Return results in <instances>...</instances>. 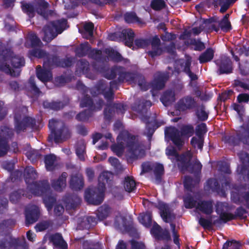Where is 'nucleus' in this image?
I'll return each instance as SVG.
<instances>
[{"label": "nucleus", "mask_w": 249, "mask_h": 249, "mask_svg": "<svg viewBox=\"0 0 249 249\" xmlns=\"http://www.w3.org/2000/svg\"><path fill=\"white\" fill-rule=\"evenodd\" d=\"M50 240L56 248L59 249H68L67 243L63 239L61 234L59 233H56L51 235Z\"/></svg>", "instance_id": "31"}, {"label": "nucleus", "mask_w": 249, "mask_h": 249, "mask_svg": "<svg viewBox=\"0 0 249 249\" xmlns=\"http://www.w3.org/2000/svg\"><path fill=\"white\" fill-rule=\"evenodd\" d=\"M111 177H112V174L110 172H102L98 177V186H100L102 184H103L105 186V190H106V184L108 183L111 180L110 179Z\"/></svg>", "instance_id": "56"}, {"label": "nucleus", "mask_w": 249, "mask_h": 249, "mask_svg": "<svg viewBox=\"0 0 249 249\" xmlns=\"http://www.w3.org/2000/svg\"><path fill=\"white\" fill-rule=\"evenodd\" d=\"M134 84H137L143 91H146L150 89V84L146 82L144 77L141 74L136 73Z\"/></svg>", "instance_id": "46"}, {"label": "nucleus", "mask_w": 249, "mask_h": 249, "mask_svg": "<svg viewBox=\"0 0 249 249\" xmlns=\"http://www.w3.org/2000/svg\"><path fill=\"white\" fill-rule=\"evenodd\" d=\"M93 112L94 111L91 109H86L78 113L75 116V119L79 122H87L92 116Z\"/></svg>", "instance_id": "54"}, {"label": "nucleus", "mask_w": 249, "mask_h": 249, "mask_svg": "<svg viewBox=\"0 0 249 249\" xmlns=\"http://www.w3.org/2000/svg\"><path fill=\"white\" fill-rule=\"evenodd\" d=\"M71 76L70 74H67L64 73L60 76H57L55 78L54 81L55 83L58 85H62L71 81Z\"/></svg>", "instance_id": "61"}, {"label": "nucleus", "mask_w": 249, "mask_h": 249, "mask_svg": "<svg viewBox=\"0 0 249 249\" xmlns=\"http://www.w3.org/2000/svg\"><path fill=\"white\" fill-rule=\"evenodd\" d=\"M104 52L110 59L114 62L118 63L123 60V57L122 55L112 48H106Z\"/></svg>", "instance_id": "41"}, {"label": "nucleus", "mask_w": 249, "mask_h": 249, "mask_svg": "<svg viewBox=\"0 0 249 249\" xmlns=\"http://www.w3.org/2000/svg\"><path fill=\"white\" fill-rule=\"evenodd\" d=\"M25 89L36 96H39L41 91L40 89L37 87L35 82V77L31 76L28 82L25 85Z\"/></svg>", "instance_id": "33"}, {"label": "nucleus", "mask_w": 249, "mask_h": 249, "mask_svg": "<svg viewBox=\"0 0 249 249\" xmlns=\"http://www.w3.org/2000/svg\"><path fill=\"white\" fill-rule=\"evenodd\" d=\"M44 160L47 171H53L55 170L56 161V157L55 155L53 154L46 155L44 156Z\"/></svg>", "instance_id": "39"}, {"label": "nucleus", "mask_w": 249, "mask_h": 249, "mask_svg": "<svg viewBox=\"0 0 249 249\" xmlns=\"http://www.w3.org/2000/svg\"><path fill=\"white\" fill-rule=\"evenodd\" d=\"M14 135L13 130L7 126L0 128V157L6 155L9 149L8 140Z\"/></svg>", "instance_id": "8"}, {"label": "nucleus", "mask_w": 249, "mask_h": 249, "mask_svg": "<svg viewBox=\"0 0 249 249\" xmlns=\"http://www.w3.org/2000/svg\"><path fill=\"white\" fill-rule=\"evenodd\" d=\"M75 153L81 161H84L85 156L84 154L86 153V144L83 140H80L77 141L75 146Z\"/></svg>", "instance_id": "43"}, {"label": "nucleus", "mask_w": 249, "mask_h": 249, "mask_svg": "<svg viewBox=\"0 0 249 249\" xmlns=\"http://www.w3.org/2000/svg\"><path fill=\"white\" fill-rule=\"evenodd\" d=\"M152 103L150 101L139 100L136 102L133 107V109L139 113H144L152 106Z\"/></svg>", "instance_id": "30"}, {"label": "nucleus", "mask_w": 249, "mask_h": 249, "mask_svg": "<svg viewBox=\"0 0 249 249\" xmlns=\"http://www.w3.org/2000/svg\"><path fill=\"white\" fill-rule=\"evenodd\" d=\"M84 185L83 176L80 174H76L71 176L70 181V187L74 191L81 190Z\"/></svg>", "instance_id": "26"}, {"label": "nucleus", "mask_w": 249, "mask_h": 249, "mask_svg": "<svg viewBox=\"0 0 249 249\" xmlns=\"http://www.w3.org/2000/svg\"><path fill=\"white\" fill-rule=\"evenodd\" d=\"M242 244L235 240H227L223 245L222 249H240Z\"/></svg>", "instance_id": "60"}, {"label": "nucleus", "mask_w": 249, "mask_h": 249, "mask_svg": "<svg viewBox=\"0 0 249 249\" xmlns=\"http://www.w3.org/2000/svg\"><path fill=\"white\" fill-rule=\"evenodd\" d=\"M32 193L36 196H43L50 192V186L47 180L35 181L30 187Z\"/></svg>", "instance_id": "11"}, {"label": "nucleus", "mask_w": 249, "mask_h": 249, "mask_svg": "<svg viewBox=\"0 0 249 249\" xmlns=\"http://www.w3.org/2000/svg\"><path fill=\"white\" fill-rule=\"evenodd\" d=\"M196 99L188 95L180 98L177 103V108L181 111H186L188 110H192L197 107Z\"/></svg>", "instance_id": "12"}, {"label": "nucleus", "mask_w": 249, "mask_h": 249, "mask_svg": "<svg viewBox=\"0 0 249 249\" xmlns=\"http://www.w3.org/2000/svg\"><path fill=\"white\" fill-rule=\"evenodd\" d=\"M68 175L66 172H63L57 179L52 181V186L56 191L61 192L66 186V179Z\"/></svg>", "instance_id": "28"}, {"label": "nucleus", "mask_w": 249, "mask_h": 249, "mask_svg": "<svg viewBox=\"0 0 249 249\" xmlns=\"http://www.w3.org/2000/svg\"><path fill=\"white\" fill-rule=\"evenodd\" d=\"M20 3L22 11L30 18H33L35 16L36 13L40 15H43L46 10L49 7V3L45 0H40L37 3L27 2L25 1H22Z\"/></svg>", "instance_id": "5"}, {"label": "nucleus", "mask_w": 249, "mask_h": 249, "mask_svg": "<svg viewBox=\"0 0 249 249\" xmlns=\"http://www.w3.org/2000/svg\"><path fill=\"white\" fill-rule=\"evenodd\" d=\"M2 60V61H0V71L10 74L13 77H18L20 75V71H15L7 64V62L9 61V59L6 54L3 55Z\"/></svg>", "instance_id": "23"}, {"label": "nucleus", "mask_w": 249, "mask_h": 249, "mask_svg": "<svg viewBox=\"0 0 249 249\" xmlns=\"http://www.w3.org/2000/svg\"><path fill=\"white\" fill-rule=\"evenodd\" d=\"M243 165L238 167L239 174L243 176V178L247 179L249 181V165L245 163H249V154L247 152H241L238 154Z\"/></svg>", "instance_id": "18"}, {"label": "nucleus", "mask_w": 249, "mask_h": 249, "mask_svg": "<svg viewBox=\"0 0 249 249\" xmlns=\"http://www.w3.org/2000/svg\"><path fill=\"white\" fill-rule=\"evenodd\" d=\"M153 172L157 181L160 182L162 176L164 173V168L163 164L160 163H155L153 166Z\"/></svg>", "instance_id": "53"}, {"label": "nucleus", "mask_w": 249, "mask_h": 249, "mask_svg": "<svg viewBox=\"0 0 249 249\" xmlns=\"http://www.w3.org/2000/svg\"><path fill=\"white\" fill-rule=\"evenodd\" d=\"M104 105V101L102 99H99L96 104H94L92 99L86 93L81 99L80 106L81 107H89L87 109L98 111L102 109Z\"/></svg>", "instance_id": "13"}, {"label": "nucleus", "mask_w": 249, "mask_h": 249, "mask_svg": "<svg viewBox=\"0 0 249 249\" xmlns=\"http://www.w3.org/2000/svg\"><path fill=\"white\" fill-rule=\"evenodd\" d=\"M31 55L38 58H45L43 66L48 68L61 67L66 68L70 67L72 64L71 57L61 58L56 55H50L45 51L39 49H34L30 51Z\"/></svg>", "instance_id": "1"}, {"label": "nucleus", "mask_w": 249, "mask_h": 249, "mask_svg": "<svg viewBox=\"0 0 249 249\" xmlns=\"http://www.w3.org/2000/svg\"><path fill=\"white\" fill-rule=\"evenodd\" d=\"M247 213L248 212L247 210L243 207L240 206L238 207L236 209L234 214H233L234 220L238 218L240 219H244L246 218L247 217Z\"/></svg>", "instance_id": "64"}, {"label": "nucleus", "mask_w": 249, "mask_h": 249, "mask_svg": "<svg viewBox=\"0 0 249 249\" xmlns=\"http://www.w3.org/2000/svg\"><path fill=\"white\" fill-rule=\"evenodd\" d=\"M119 137L126 142L128 155L130 159L136 160L145 156V151L142 144L136 140L135 136L126 132L122 134Z\"/></svg>", "instance_id": "3"}, {"label": "nucleus", "mask_w": 249, "mask_h": 249, "mask_svg": "<svg viewBox=\"0 0 249 249\" xmlns=\"http://www.w3.org/2000/svg\"><path fill=\"white\" fill-rule=\"evenodd\" d=\"M22 247V243L18 238H11L9 240L4 238L0 240V249H18Z\"/></svg>", "instance_id": "25"}, {"label": "nucleus", "mask_w": 249, "mask_h": 249, "mask_svg": "<svg viewBox=\"0 0 249 249\" xmlns=\"http://www.w3.org/2000/svg\"><path fill=\"white\" fill-rule=\"evenodd\" d=\"M48 126L51 130L48 138L49 142L53 141L55 143H61L71 137L68 127L63 122L52 119L49 122Z\"/></svg>", "instance_id": "2"}, {"label": "nucleus", "mask_w": 249, "mask_h": 249, "mask_svg": "<svg viewBox=\"0 0 249 249\" xmlns=\"http://www.w3.org/2000/svg\"><path fill=\"white\" fill-rule=\"evenodd\" d=\"M195 109L196 115L198 120L204 122L206 121L209 116V112L206 111L205 106L203 104L198 105Z\"/></svg>", "instance_id": "40"}, {"label": "nucleus", "mask_w": 249, "mask_h": 249, "mask_svg": "<svg viewBox=\"0 0 249 249\" xmlns=\"http://www.w3.org/2000/svg\"><path fill=\"white\" fill-rule=\"evenodd\" d=\"M79 68L83 74L86 75L87 77H90L89 64L87 60L85 59L80 60L79 62Z\"/></svg>", "instance_id": "62"}, {"label": "nucleus", "mask_w": 249, "mask_h": 249, "mask_svg": "<svg viewBox=\"0 0 249 249\" xmlns=\"http://www.w3.org/2000/svg\"><path fill=\"white\" fill-rule=\"evenodd\" d=\"M123 185L125 191L128 193L135 192L136 190V182L132 177H125Z\"/></svg>", "instance_id": "44"}, {"label": "nucleus", "mask_w": 249, "mask_h": 249, "mask_svg": "<svg viewBox=\"0 0 249 249\" xmlns=\"http://www.w3.org/2000/svg\"><path fill=\"white\" fill-rule=\"evenodd\" d=\"M25 225L29 226L36 222L40 216V210L36 205H32L26 208L25 210Z\"/></svg>", "instance_id": "15"}, {"label": "nucleus", "mask_w": 249, "mask_h": 249, "mask_svg": "<svg viewBox=\"0 0 249 249\" xmlns=\"http://www.w3.org/2000/svg\"><path fill=\"white\" fill-rule=\"evenodd\" d=\"M183 202L186 209L196 208L197 203V201L190 194H187L183 197Z\"/></svg>", "instance_id": "51"}, {"label": "nucleus", "mask_w": 249, "mask_h": 249, "mask_svg": "<svg viewBox=\"0 0 249 249\" xmlns=\"http://www.w3.org/2000/svg\"><path fill=\"white\" fill-rule=\"evenodd\" d=\"M152 50L147 53L148 55L152 57H155L161 54L162 50L160 47V40L157 36H154L152 40H150Z\"/></svg>", "instance_id": "27"}, {"label": "nucleus", "mask_w": 249, "mask_h": 249, "mask_svg": "<svg viewBox=\"0 0 249 249\" xmlns=\"http://www.w3.org/2000/svg\"><path fill=\"white\" fill-rule=\"evenodd\" d=\"M110 208L107 205H103L98 208L96 212V215L100 220L106 219L110 213Z\"/></svg>", "instance_id": "50"}, {"label": "nucleus", "mask_w": 249, "mask_h": 249, "mask_svg": "<svg viewBox=\"0 0 249 249\" xmlns=\"http://www.w3.org/2000/svg\"><path fill=\"white\" fill-rule=\"evenodd\" d=\"M36 76L43 82H48L52 78V74L50 70L40 69L37 70Z\"/></svg>", "instance_id": "49"}, {"label": "nucleus", "mask_w": 249, "mask_h": 249, "mask_svg": "<svg viewBox=\"0 0 249 249\" xmlns=\"http://www.w3.org/2000/svg\"><path fill=\"white\" fill-rule=\"evenodd\" d=\"M192 158L193 156L190 153H186L179 155L176 160L179 162L178 166L181 171H187L188 167L190 166Z\"/></svg>", "instance_id": "22"}, {"label": "nucleus", "mask_w": 249, "mask_h": 249, "mask_svg": "<svg viewBox=\"0 0 249 249\" xmlns=\"http://www.w3.org/2000/svg\"><path fill=\"white\" fill-rule=\"evenodd\" d=\"M37 178V174L35 168L31 166L27 167L24 171V179L26 184H33Z\"/></svg>", "instance_id": "32"}, {"label": "nucleus", "mask_w": 249, "mask_h": 249, "mask_svg": "<svg viewBox=\"0 0 249 249\" xmlns=\"http://www.w3.org/2000/svg\"><path fill=\"white\" fill-rule=\"evenodd\" d=\"M42 105L44 108L54 111L62 109L66 105L64 102L61 101H52L49 102L47 100L43 101Z\"/></svg>", "instance_id": "34"}, {"label": "nucleus", "mask_w": 249, "mask_h": 249, "mask_svg": "<svg viewBox=\"0 0 249 249\" xmlns=\"http://www.w3.org/2000/svg\"><path fill=\"white\" fill-rule=\"evenodd\" d=\"M180 131L181 136L189 138L194 135L195 130L192 124H185L181 126Z\"/></svg>", "instance_id": "58"}, {"label": "nucleus", "mask_w": 249, "mask_h": 249, "mask_svg": "<svg viewBox=\"0 0 249 249\" xmlns=\"http://www.w3.org/2000/svg\"><path fill=\"white\" fill-rule=\"evenodd\" d=\"M151 234L158 240H165L169 241L171 239L170 234L167 230H163L158 223L154 221L152 227L150 230Z\"/></svg>", "instance_id": "17"}, {"label": "nucleus", "mask_w": 249, "mask_h": 249, "mask_svg": "<svg viewBox=\"0 0 249 249\" xmlns=\"http://www.w3.org/2000/svg\"><path fill=\"white\" fill-rule=\"evenodd\" d=\"M43 201L44 203L47 210L51 211L53 208L54 203L56 202V199L55 197L52 196L51 194V191L42 196Z\"/></svg>", "instance_id": "52"}, {"label": "nucleus", "mask_w": 249, "mask_h": 249, "mask_svg": "<svg viewBox=\"0 0 249 249\" xmlns=\"http://www.w3.org/2000/svg\"><path fill=\"white\" fill-rule=\"evenodd\" d=\"M91 46L88 42L81 43L75 49L74 52L78 57H83L89 55Z\"/></svg>", "instance_id": "38"}, {"label": "nucleus", "mask_w": 249, "mask_h": 249, "mask_svg": "<svg viewBox=\"0 0 249 249\" xmlns=\"http://www.w3.org/2000/svg\"><path fill=\"white\" fill-rule=\"evenodd\" d=\"M229 14H226L220 21H218L219 26L223 32H227L231 29V25L229 19Z\"/></svg>", "instance_id": "55"}, {"label": "nucleus", "mask_w": 249, "mask_h": 249, "mask_svg": "<svg viewBox=\"0 0 249 249\" xmlns=\"http://www.w3.org/2000/svg\"><path fill=\"white\" fill-rule=\"evenodd\" d=\"M202 165L199 161L196 160L195 162L191 161L190 166L187 171L191 174H198L200 173Z\"/></svg>", "instance_id": "59"}, {"label": "nucleus", "mask_w": 249, "mask_h": 249, "mask_svg": "<svg viewBox=\"0 0 249 249\" xmlns=\"http://www.w3.org/2000/svg\"><path fill=\"white\" fill-rule=\"evenodd\" d=\"M157 208L160 210V216L165 222L169 223L175 218V215L171 213L168 204L159 202Z\"/></svg>", "instance_id": "20"}, {"label": "nucleus", "mask_w": 249, "mask_h": 249, "mask_svg": "<svg viewBox=\"0 0 249 249\" xmlns=\"http://www.w3.org/2000/svg\"><path fill=\"white\" fill-rule=\"evenodd\" d=\"M232 220H234L233 214L230 213L221 212L219 213V218L214 220L213 221V224L214 225H220L222 223H225L228 221H230Z\"/></svg>", "instance_id": "47"}, {"label": "nucleus", "mask_w": 249, "mask_h": 249, "mask_svg": "<svg viewBox=\"0 0 249 249\" xmlns=\"http://www.w3.org/2000/svg\"><path fill=\"white\" fill-rule=\"evenodd\" d=\"M136 74V72L126 71L125 69L122 67V70L121 71L119 76L118 77V81L120 83L126 81L134 83Z\"/></svg>", "instance_id": "37"}, {"label": "nucleus", "mask_w": 249, "mask_h": 249, "mask_svg": "<svg viewBox=\"0 0 249 249\" xmlns=\"http://www.w3.org/2000/svg\"><path fill=\"white\" fill-rule=\"evenodd\" d=\"M160 101L164 106H167L175 101V95L171 90L165 91L160 97Z\"/></svg>", "instance_id": "48"}, {"label": "nucleus", "mask_w": 249, "mask_h": 249, "mask_svg": "<svg viewBox=\"0 0 249 249\" xmlns=\"http://www.w3.org/2000/svg\"><path fill=\"white\" fill-rule=\"evenodd\" d=\"M217 67L216 73L218 75L229 74L233 72V63L227 56H222L215 61Z\"/></svg>", "instance_id": "10"}, {"label": "nucleus", "mask_w": 249, "mask_h": 249, "mask_svg": "<svg viewBox=\"0 0 249 249\" xmlns=\"http://www.w3.org/2000/svg\"><path fill=\"white\" fill-rule=\"evenodd\" d=\"M97 70L107 79L113 80L117 75L119 76L122 67L114 66L109 68L108 66L102 65L99 66Z\"/></svg>", "instance_id": "14"}, {"label": "nucleus", "mask_w": 249, "mask_h": 249, "mask_svg": "<svg viewBox=\"0 0 249 249\" xmlns=\"http://www.w3.org/2000/svg\"><path fill=\"white\" fill-rule=\"evenodd\" d=\"M222 141L224 143L233 146L239 145L241 142L249 145V125L244 133H237L236 135H226L222 137Z\"/></svg>", "instance_id": "7"}, {"label": "nucleus", "mask_w": 249, "mask_h": 249, "mask_svg": "<svg viewBox=\"0 0 249 249\" xmlns=\"http://www.w3.org/2000/svg\"><path fill=\"white\" fill-rule=\"evenodd\" d=\"M105 186L103 184L98 187H90L85 192V198L90 204L99 205L101 204L104 198Z\"/></svg>", "instance_id": "6"}, {"label": "nucleus", "mask_w": 249, "mask_h": 249, "mask_svg": "<svg viewBox=\"0 0 249 249\" xmlns=\"http://www.w3.org/2000/svg\"><path fill=\"white\" fill-rule=\"evenodd\" d=\"M196 209L206 215L211 214L213 212V202L212 200H199L197 202Z\"/></svg>", "instance_id": "24"}, {"label": "nucleus", "mask_w": 249, "mask_h": 249, "mask_svg": "<svg viewBox=\"0 0 249 249\" xmlns=\"http://www.w3.org/2000/svg\"><path fill=\"white\" fill-rule=\"evenodd\" d=\"M140 222L146 228H150L152 224V213L151 212H146L139 216Z\"/></svg>", "instance_id": "45"}, {"label": "nucleus", "mask_w": 249, "mask_h": 249, "mask_svg": "<svg viewBox=\"0 0 249 249\" xmlns=\"http://www.w3.org/2000/svg\"><path fill=\"white\" fill-rule=\"evenodd\" d=\"M165 135L168 137L172 142L178 147H181L183 142L181 139L180 131L175 126L166 127L165 130Z\"/></svg>", "instance_id": "16"}, {"label": "nucleus", "mask_w": 249, "mask_h": 249, "mask_svg": "<svg viewBox=\"0 0 249 249\" xmlns=\"http://www.w3.org/2000/svg\"><path fill=\"white\" fill-rule=\"evenodd\" d=\"M191 61L189 59L186 60L183 69L184 72L190 78L191 81L196 80L198 79L197 76L192 72L191 70Z\"/></svg>", "instance_id": "57"}, {"label": "nucleus", "mask_w": 249, "mask_h": 249, "mask_svg": "<svg viewBox=\"0 0 249 249\" xmlns=\"http://www.w3.org/2000/svg\"><path fill=\"white\" fill-rule=\"evenodd\" d=\"M205 189L207 191L212 190V192L222 196L225 194L223 187L221 186L218 180L214 178H210L207 180Z\"/></svg>", "instance_id": "21"}, {"label": "nucleus", "mask_w": 249, "mask_h": 249, "mask_svg": "<svg viewBox=\"0 0 249 249\" xmlns=\"http://www.w3.org/2000/svg\"><path fill=\"white\" fill-rule=\"evenodd\" d=\"M27 128L36 129V120L35 118L25 116L20 119L15 117V130L17 134L26 131Z\"/></svg>", "instance_id": "9"}, {"label": "nucleus", "mask_w": 249, "mask_h": 249, "mask_svg": "<svg viewBox=\"0 0 249 249\" xmlns=\"http://www.w3.org/2000/svg\"><path fill=\"white\" fill-rule=\"evenodd\" d=\"M167 80V76L163 73H160L156 76L151 82L149 83L150 89L152 88L150 91L153 96L155 95V91L160 90L164 88Z\"/></svg>", "instance_id": "19"}, {"label": "nucleus", "mask_w": 249, "mask_h": 249, "mask_svg": "<svg viewBox=\"0 0 249 249\" xmlns=\"http://www.w3.org/2000/svg\"><path fill=\"white\" fill-rule=\"evenodd\" d=\"M124 18L125 22L128 23L140 22V19L135 12L126 13L124 15Z\"/></svg>", "instance_id": "63"}, {"label": "nucleus", "mask_w": 249, "mask_h": 249, "mask_svg": "<svg viewBox=\"0 0 249 249\" xmlns=\"http://www.w3.org/2000/svg\"><path fill=\"white\" fill-rule=\"evenodd\" d=\"M121 39L124 42L125 46L131 48L133 47L135 34L131 29H124L120 33Z\"/></svg>", "instance_id": "29"}, {"label": "nucleus", "mask_w": 249, "mask_h": 249, "mask_svg": "<svg viewBox=\"0 0 249 249\" xmlns=\"http://www.w3.org/2000/svg\"><path fill=\"white\" fill-rule=\"evenodd\" d=\"M214 51L212 48H207L198 57L200 64H204L211 61L214 57Z\"/></svg>", "instance_id": "42"}, {"label": "nucleus", "mask_w": 249, "mask_h": 249, "mask_svg": "<svg viewBox=\"0 0 249 249\" xmlns=\"http://www.w3.org/2000/svg\"><path fill=\"white\" fill-rule=\"evenodd\" d=\"M66 206L70 209H75L80 203L81 199L77 196L68 195L64 198Z\"/></svg>", "instance_id": "36"}, {"label": "nucleus", "mask_w": 249, "mask_h": 249, "mask_svg": "<svg viewBox=\"0 0 249 249\" xmlns=\"http://www.w3.org/2000/svg\"><path fill=\"white\" fill-rule=\"evenodd\" d=\"M67 24V20L64 18L49 22L43 27L44 36L43 40L48 43L50 42L66 29Z\"/></svg>", "instance_id": "4"}, {"label": "nucleus", "mask_w": 249, "mask_h": 249, "mask_svg": "<svg viewBox=\"0 0 249 249\" xmlns=\"http://www.w3.org/2000/svg\"><path fill=\"white\" fill-rule=\"evenodd\" d=\"M13 52H9L6 55L9 59L11 65L14 68H20L25 65L24 57L17 55L13 56Z\"/></svg>", "instance_id": "35"}]
</instances>
